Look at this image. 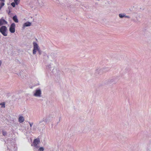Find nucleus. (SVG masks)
Returning a JSON list of instances; mask_svg holds the SVG:
<instances>
[{"mask_svg":"<svg viewBox=\"0 0 151 151\" xmlns=\"http://www.w3.org/2000/svg\"><path fill=\"white\" fill-rule=\"evenodd\" d=\"M0 32L4 36L7 35V29L5 26H2L0 28Z\"/></svg>","mask_w":151,"mask_h":151,"instance_id":"f257e3e1","label":"nucleus"},{"mask_svg":"<svg viewBox=\"0 0 151 151\" xmlns=\"http://www.w3.org/2000/svg\"><path fill=\"white\" fill-rule=\"evenodd\" d=\"M33 44L34 45V49L33 51V53L34 54H35L36 51H38L40 54V51L39 48V46L35 42H33Z\"/></svg>","mask_w":151,"mask_h":151,"instance_id":"f03ea898","label":"nucleus"},{"mask_svg":"<svg viewBox=\"0 0 151 151\" xmlns=\"http://www.w3.org/2000/svg\"><path fill=\"white\" fill-rule=\"evenodd\" d=\"M15 24L14 23H12L9 28V30L11 33H14L15 32Z\"/></svg>","mask_w":151,"mask_h":151,"instance_id":"7ed1b4c3","label":"nucleus"},{"mask_svg":"<svg viewBox=\"0 0 151 151\" xmlns=\"http://www.w3.org/2000/svg\"><path fill=\"white\" fill-rule=\"evenodd\" d=\"M40 142V141L39 139H36L34 140L33 144L35 147H36Z\"/></svg>","mask_w":151,"mask_h":151,"instance_id":"20e7f679","label":"nucleus"},{"mask_svg":"<svg viewBox=\"0 0 151 151\" xmlns=\"http://www.w3.org/2000/svg\"><path fill=\"white\" fill-rule=\"evenodd\" d=\"M7 22L4 19H0V26L3 25H5L6 24Z\"/></svg>","mask_w":151,"mask_h":151,"instance_id":"39448f33","label":"nucleus"},{"mask_svg":"<svg viewBox=\"0 0 151 151\" xmlns=\"http://www.w3.org/2000/svg\"><path fill=\"white\" fill-rule=\"evenodd\" d=\"M41 94V91L40 90H37L34 94L35 96H40Z\"/></svg>","mask_w":151,"mask_h":151,"instance_id":"423d86ee","label":"nucleus"},{"mask_svg":"<svg viewBox=\"0 0 151 151\" xmlns=\"http://www.w3.org/2000/svg\"><path fill=\"white\" fill-rule=\"evenodd\" d=\"M24 121V117L22 116H20L19 118V122L20 123H22Z\"/></svg>","mask_w":151,"mask_h":151,"instance_id":"0eeeda50","label":"nucleus"},{"mask_svg":"<svg viewBox=\"0 0 151 151\" xmlns=\"http://www.w3.org/2000/svg\"><path fill=\"white\" fill-rule=\"evenodd\" d=\"M13 19L14 21L16 22L17 23L18 22V20L17 18V17L16 16H14L13 17Z\"/></svg>","mask_w":151,"mask_h":151,"instance_id":"6e6552de","label":"nucleus"},{"mask_svg":"<svg viewBox=\"0 0 151 151\" xmlns=\"http://www.w3.org/2000/svg\"><path fill=\"white\" fill-rule=\"evenodd\" d=\"M31 23L29 22H27L23 24V26L24 27L30 26L31 25Z\"/></svg>","mask_w":151,"mask_h":151,"instance_id":"1a4fd4ad","label":"nucleus"},{"mask_svg":"<svg viewBox=\"0 0 151 151\" xmlns=\"http://www.w3.org/2000/svg\"><path fill=\"white\" fill-rule=\"evenodd\" d=\"M1 2L0 3V10H1L2 8L4 5V2L3 1H1Z\"/></svg>","mask_w":151,"mask_h":151,"instance_id":"9d476101","label":"nucleus"},{"mask_svg":"<svg viewBox=\"0 0 151 151\" xmlns=\"http://www.w3.org/2000/svg\"><path fill=\"white\" fill-rule=\"evenodd\" d=\"M20 0H14L15 3L17 5L19 3Z\"/></svg>","mask_w":151,"mask_h":151,"instance_id":"9b49d317","label":"nucleus"},{"mask_svg":"<svg viewBox=\"0 0 151 151\" xmlns=\"http://www.w3.org/2000/svg\"><path fill=\"white\" fill-rule=\"evenodd\" d=\"M0 105H1V107L2 108H4L5 107V104L4 102L1 103Z\"/></svg>","mask_w":151,"mask_h":151,"instance_id":"f8f14e48","label":"nucleus"},{"mask_svg":"<svg viewBox=\"0 0 151 151\" xmlns=\"http://www.w3.org/2000/svg\"><path fill=\"white\" fill-rule=\"evenodd\" d=\"M15 4H16V3L14 2H12L11 4V5L13 7H15Z\"/></svg>","mask_w":151,"mask_h":151,"instance_id":"ddd939ff","label":"nucleus"},{"mask_svg":"<svg viewBox=\"0 0 151 151\" xmlns=\"http://www.w3.org/2000/svg\"><path fill=\"white\" fill-rule=\"evenodd\" d=\"M44 149L43 147H40L39 149L40 151H43Z\"/></svg>","mask_w":151,"mask_h":151,"instance_id":"4468645a","label":"nucleus"},{"mask_svg":"<svg viewBox=\"0 0 151 151\" xmlns=\"http://www.w3.org/2000/svg\"><path fill=\"white\" fill-rule=\"evenodd\" d=\"M124 15H122V14H119V16L120 18H123V17H124Z\"/></svg>","mask_w":151,"mask_h":151,"instance_id":"2eb2a0df","label":"nucleus"},{"mask_svg":"<svg viewBox=\"0 0 151 151\" xmlns=\"http://www.w3.org/2000/svg\"><path fill=\"white\" fill-rule=\"evenodd\" d=\"M2 134L3 135L5 136L6 135V133L4 131L2 132Z\"/></svg>","mask_w":151,"mask_h":151,"instance_id":"dca6fc26","label":"nucleus"},{"mask_svg":"<svg viewBox=\"0 0 151 151\" xmlns=\"http://www.w3.org/2000/svg\"><path fill=\"white\" fill-rule=\"evenodd\" d=\"M29 125H30V127H32L33 124V123H30L29 122Z\"/></svg>","mask_w":151,"mask_h":151,"instance_id":"f3484780","label":"nucleus"},{"mask_svg":"<svg viewBox=\"0 0 151 151\" xmlns=\"http://www.w3.org/2000/svg\"><path fill=\"white\" fill-rule=\"evenodd\" d=\"M0 1H5V0H0Z\"/></svg>","mask_w":151,"mask_h":151,"instance_id":"a211bd4d","label":"nucleus"},{"mask_svg":"<svg viewBox=\"0 0 151 151\" xmlns=\"http://www.w3.org/2000/svg\"><path fill=\"white\" fill-rule=\"evenodd\" d=\"M1 61H0V66L1 65Z\"/></svg>","mask_w":151,"mask_h":151,"instance_id":"6ab92c4d","label":"nucleus"}]
</instances>
